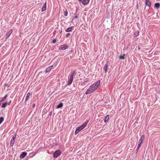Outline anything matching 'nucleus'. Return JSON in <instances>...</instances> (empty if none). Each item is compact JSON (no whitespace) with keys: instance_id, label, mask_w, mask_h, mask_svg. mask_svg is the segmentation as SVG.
Returning a JSON list of instances; mask_svg holds the SVG:
<instances>
[{"instance_id":"1","label":"nucleus","mask_w":160,"mask_h":160,"mask_svg":"<svg viewBox=\"0 0 160 160\" xmlns=\"http://www.w3.org/2000/svg\"><path fill=\"white\" fill-rule=\"evenodd\" d=\"M100 85V81H98L91 85L87 90L85 94L87 95L90 94L96 90Z\"/></svg>"},{"instance_id":"2","label":"nucleus","mask_w":160,"mask_h":160,"mask_svg":"<svg viewBox=\"0 0 160 160\" xmlns=\"http://www.w3.org/2000/svg\"><path fill=\"white\" fill-rule=\"evenodd\" d=\"M88 122V121H86L82 125H81L80 127H78L76 130H75V134H78L80 131L82 130L87 125Z\"/></svg>"},{"instance_id":"3","label":"nucleus","mask_w":160,"mask_h":160,"mask_svg":"<svg viewBox=\"0 0 160 160\" xmlns=\"http://www.w3.org/2000/svg\"><path fill=\"white\" fill-rule=\"evenodd\" d=\"M145 139V137L144 135H142L140 139L138 142V144L136 149V150L138 151L140 148L141 145L142 144L143 141Z\"/></svg>"},{"instance_id":"4","label":"nucleus","mask_w":160,"mask_h":160,"mask_svg":"<svg viewBox=\"0 0 160 160\" xmlns=\"http://www.w3.org/2000/svg\"><path fill=\"white\" fill-rule=\"evenodd\" d=\"M74 72H71L70 73V77L68 78V84L70 85L72 83L73 78V75H74Z\"/></svg>"},{"instance_id":"5","label":"nucleus","mask_w":160,"mask_h":160,"mask_svg":"<svg viewBox=\"0 0 160 160\" xmlns=\"http://www.w3.org/2000/svg\"><path fill=\"white\" fill-rule=\"evenodd\" d=\"M61 154V152L60 150H56L53 154V156L54 158H57Z\"/></svg>"},{"instance_id":"6","label":"nucleus","mask_w":160,"mask_h":160,"mask_svg":"<svg viewBox=\"0 0 160 160\" xmlns=\"http://www.w3.org/2000/svg\"><path fill=\"white\" fill-rule=\"evenodd\" d=\"M16 134L15 135H14L13 136L12 138L11 139L10 143V145L11 147H12L15 141V139L16 138Z\"/></svg>"},{"instance_id":"7","label":"nucleus","mask_w":160,"mask_h":160,"mask_svg":"<svg viewBox=\"0 0 160 160\" xmlns=\"http://www.w3.org/2000/svg\"><path fill=\"white\" fill-rule=\"evenodd\" d=\"M68 47V46L66 45V44H63L61 45L59 48V49L60 50H64L67 48Z\"/></svg>"},{"instance_id":"8","label":"nucleus","mask_w":160,"mask_h":160,"mask_svg":"<svg viewBox=\"0 0 160 160\" xmlns=\"http://www.w3.org/2000/svg\"><path fill=\"white\" fill-rule=\"evenodd\" d=\"M11 103V100H10L8 102H6L3 103L1 106V108H5L7 105H10Z\"/></svg>"},{"instance_id":"9","label":"nucleus","mask_w":160,"mask_h":160,"mask_svg":"<svg viewBox=\"0 0 160 160\" xmlns=\"http://www.w3.org/2000/svg\"><path fill=\"white\" fill-rule=\"evenodd\" d=\"M12 32V29L10 30L6 34V38H8Z\"/></svg>"},{"instance_id":"10","label":"nucleus","mask_w":160,"mask_h":160,"mask_svg":"<svg viewBox=\"0 0 160 160\" xmlns=\"http://www.w3.org/2000/svg\"><path fill=\"white\" fill-rule=\"evenodd\" d=\"M27 153L26 152H23L20 156V158L22 159L24 158L27 155Z\"/></svg>"},{"instance_id":"11","label":"nucleus","mask_w":160,"mask_h":160,"mask_svg":"<svg viewBox=\"0 0 160 160\" xmlns=\"http://www.w3.org/2000/svg\"><path fill=\"white\" fill-rule=\"evenodd\" d=\"M145 0V4L147 5L150 7L151 5L150 2L149 0Z\"/></svg>"},{"instance_id":"12","label":"nucleus","mask_w":160,"mask_h":160,"mask_svg":"<svg viewBox=\"0 0 160 160\" xmlns=\"http://www.w3.org/2000/svg\"><path fill=\"white\" fill-rule=\"evenodd\" d=\"M89 0H83L82 1V4L83 5H87L89 2Z\"/></svg>"},{"instance_id":"13","label":"nucleus","mask_w":160,"mask_h":160,"mask_svg":"<svg viewBox=\"0 0 160 160\" xmlns=\"http://www.w3.org/2000/svg\"><path fill=\"white\" fill-rule=\"evenodd\" d=\"M46 2L44 4L42 7V12L46 10Z\"/></svg>"},{"instance_id":"14","label":"nucleus","mask_w":160,"mask_h":160,"mask_svg":"<svg viewBox=\"0 0 160 160\" xmlns=\"http://www.w3.org/2000/svg\"><path fill=\"white\" fill-rule=\"evenodd\" d=\"M108 68V66L107 64H105L103 70H104L105 73H106L107 72Z\"/></svg>"},{"instance_id":"15","label":"nucleus","mask_w":160,"mask_h":160,"mask_svg":"<svg viewBox=\"0 0 160 160\" xmlns=\"http://www.w3.org/2000/svg\"><path fill=\"white\" fill-rule=\"evenodd\" d=\"M154 7L157 9L158 8L160 7V3H156L154 4Z\"/></svg>"},{"instance_id":"16","label":"nucleus","mask_w":160,"mask_h":160,"mask_svg":"<svg viewBox=\"0 0 160 160\" xmlns=\"http://www.w3.org/2000/svg\"><path fill=\"white\" fill-rule=\"evenodd\" d=\"M30 92H28L27 93V94L26 95L25 100V101H27L28 100V99L29 98V97H30Z\"/></svg>"},{"instance_id":"17","label":"nucleus","mask_w":160,"mask_h":160,"mask_svg":"<svg viewBox=\"0 0 160 160\" xmlns=\"http://www.w3.org/2000/svg\"><path fill=\"white\" fill-rule=\"evenodd\" d=\"M72 27H70L68 28L65 30L66 32H70L72 31Z\"/></svg>"},{"instance_id":"18","label":"nucleus","mask_w":160,"mask_h":160,"mask_svg":"<svg viewBox=\"0 0 160 160\" xmlns=\"http://www.w3.org/2000/svg\"><path fill=\"white\" fill-rule=\"evenodd\" d=\"M7 95H6L4 97L2 98V99L0 101V102H2L3 101H4L7 98Z\"/></svg>"},{"instance_id":"19","label":"nucleus","mask_w":160,"mask_h":160,"mask_svg":"<svg viewBox=\"0 0 160 160\" xmlns=\"http://www.w3.org/2000/svg\"><path fill=\"white\" fill-rule=\"evenodd\" d=\"M63 106V103H59L57 107V108H61Z\"/></svg>"},{"instance_id":"20","label":"nucleus","mask_w":160,"mask_h":160,"mask_svg":"<svg viewBox=\"0 0 160 160\" xmlns=\"http://www.w3.org/2000/svg\"><path fill=\"white\" fill-rule=\"evenodd\" d=\"M125 56V54H124L122 55H120L119 56V58L120 59H124V56Z\"/></svg>"},{"instance_id":"21","label":"nucleus","mask_w":160,"mask_h":160,"mask_svg":"<svg viewBox=\"0 0 160 160\" xmlns=\"http://www.w3.org/2000/svg\"><path fill=\"white\" fill-rule=\"evenodd\" d=\"M139 32L138 31H137L134 32V35L135 36H137L139 35Z\"/></svg>"},{"instance_id":"22","label":"nucleus","mask_w":160,"mask_h":160,"mask_svg":"<svg viewBox=\"0 0 160 160\" xmlns=\"http://www.w3.org/2000/svg\"><path fill=\"white\" fill-rule=\"evenodd\" d=\"M4 120V118L2 117H1L0 118V124H1L2 122H3V121Z\"/></svg>"},{"instance_id":"23","label":"nucleus","mask_w":160,"mask_h":160,"mask_svg":"<svg viewBox=\"0 0 160 160\" xmlns=\"http://www.w3.org/2000/svg\"><path fill=\"white\" fill-rule=\"evenodd\" d=\"M109 115H107L106 117H105V121L106 122V121H107L108 120V119H109Z\"/></svg>"},{"instance_id":"24","label":"nucleus","mask_w":160,"mask_h":160,"mask_svg":"<svg viewBox=\"0 0 160 160\" xmlns=\"http://www.w3.org/2000/svg\"><path fill=\"white\" fill-rule=\"evenodd\" d=\"M68 12L67 11H66L64 12V15L65 16H67L68 15Z\"/></svg>"},{"instance_id":"25","label":"nucleus","mask_w":160,"mask_h":160,"mask_svg":"<svg viewBox=\"0 0 160 160\" xmlns=\"http://www.w3.org/2000/svg\"><path fill=\"white\" fill-rule=\"evenodd\" d=\"M70 33H67L66 34V37L67 38H68V37L70 36Z\"/></svg>"},{"instance_id":"26","label":"nucleus","mask_w":160,"mask_h":160,"mask_svg":"<svg viewBox=\"0 0 160 160\" xmlns=\"http://www.w3.org/2000/svg\"><path fill=\"white\" fill-rule=\"evenodd\" d=\"M56 39H54V40L52 41V43H53V44H54V43H56Z\"/></svg>"},{"instance_id":"27","label":"nucleus","mask_w":160,"mask_h":160,"mask_svg":"<svg viewBox=\"0 0 160 160\" xmlns=\"http://www.w3.org/2000/svg\"><path fill=\"white\" fill-rule=\"evenodd\" d=\"M74 17L75 18H78V16L77 15H76Z\"/></svg>"},{"instance_id":"28","label":"nucleus","mask_w":160,"mask_h":160,"mask_svg":"<svg viewBox=\"0 0 160 160\" xmlns=\"http://www.w3.org/2000/svg\"><path fill=\"white\" fill-rule=\"evenodd\" d=\"M35 104H33V106H32L34 108L35 107Z\"/></svg>"},{"instance_id":"29","label":"nucleus","mask_w":160,"mask_h":160,"mask_svg":"<svg viewBox=\"0 0 160 160\" xmlns=\"http://www.w3.org/2000/svg\"><path fill=\"white\" fill-rule=\"evenodd\" d=\"M79 2H81L82 0H78Z\"/></svg>"},{"instance_id":"30","label":"nucleus","mask_w":160,"mask_h":160,"mask_svg":"<svg viewBox=\"0 0 160 160\" xmlns=\"http://www.w3.org/2000/svg\"><path fill=\"white\" fill-rule=\"evenodd\" d=\"M48 69V68H47V69H46V71Z\"/></svg>"},{"instance_id":"31","label":"nucleus","mask_w":160,"mask_h":160,"mask_svg":"<svg viewBox=\"0 0 160 160\" xmlns=\"http://www.w3.org/2000/svg\"><path fill=\"white\" fill-rule=\"evenodd\" d=\"M87 82V81H86L85 82Z\"/></svg>"}]
</instances>
